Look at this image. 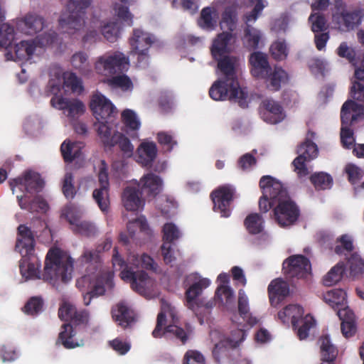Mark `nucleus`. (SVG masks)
<instances>
[{"mask_svg": "<svg viewBox=\"0 0 364 364\" xmlns=\"http://www.w3.org/2000/svg\"><path fill=\"white\" fill-rule=\"evenodd\" d=\"M11 189L14 193L15 188L25 192L23 196H17L18 204L21 209L30 213L45 212L48 206L47 202L37 194L43 188L44 181L39 173L32 171H26L22 176L9 181Z\"/></svg>", "mask_w": 364, "mask_h": 364, "instance_id": "obj_1", "label": "nucleus"}, {"mask_svg": "<svg viewBox=\"0 0 364 364\" xmlns=\"http://www.w3.org/2000/svg\"><path fill=\"white\" fill-rule=\"evenodd\" d=\"M73 259L66 252L58 247L48 250L45 260L42 279L53 285L58 281L67 283L72 279Z\"/></svg>", "mask_w": 364, "mask_h": 364, "instance_id": "obj_2", "label": "nucleus"}, {"mask_svg": "<svg viewBox=\"0 0 364 364\" xmlns=\"http://www.w3.org/2000/svg\"><path fill=\"white\" fill-rule=\"evenodd\" d=\"M65 9L59 19V28L62 33L69 35L75 34L85 24L86 9L90 7L92 0H65Z\"/></svg>", "mask_w": 364, "mask_h": 364, "instance_id": "obj_3", "label": "nucleus"}, {"mask_svg": "<svg viewBox=\"0 0 364 364\" xmlns=\"http://www.w3.org/2000/svg\"><path fill=\"white\" fill-rule=\"evenodd\" d=\"M278 203L273 208L275 222L280 227L294 225L299 218L300 210L296 203L291 198L287 190L283 186L279 193Z\"/></svg>", "mask_w": 364, "mask_h": 364, "instance_id": "obj_4", "label": "nucleus"}, {"mask_svg": "<svg viewBox=\"0 0 364 364\" xmlns=\"http://www.w3.org/2000/svg\"><path fill=\"white\" fill-rule=\"evenodd\" d=\"M209 95L216 101H224L228 99L237 102L242 108L247 106V92L240 87L239 83H232H232H229V81L219 79L210 87Z\"/></svg>", "mask_w": 364, "mask_h": 364, "instance_id": "obj_5", "label": "nucleus"}, {"mask_svg": "<svg viewBox=\"0 0 364 364\" xmlns=\"http://www.w3.org/2000/svg\"><path fill=\"white\" fill-rule=\"evenodd\" d=\"M128 67L129 59L119 51L106 53L98 57L95 63L96 73L105 76L122 73L127 70Z\"/></svg>", "mask_w": 364, "mask_h": 364, "instance_id": "obj_6", "label": "nucleus"}, {"mask_svg": "<svg viewBox=\"0 0 364 364\" xmlns=\"http://www.w3.org/2000/svg\"><path fill=\"white\" fill-rule=\"evenodd\" d=\"M154 42L153 36L141 29L134 28L132 35L129 39L132 53L137 57V65L145 68L149 63V50Z\"/></svg>", "mask_w": 364, "mask_h": 364, "instance_id": "obj_7", "label": "nucleus"}, {"mask_svg": "<svg viewBox=\"0 0 364 364\" xmlns=\"http://www.w3.org/2000/svg\"><path fill=\"white\" fill-rule=\"evenodd\" d=\"M259 188L262 196L259 200V210L267 213L271 208H274L278 203L279 193L282 183L271 176H263L259 180Z\"/></svg>", "mask_w": 364, "mask_h": 364, "instance_id": "obj_8", "label": "nucleus"}, {"mask_svg": "<svg viewBox=\"0 0 364 364\" xmlns=\"http://www.w3.org/2000/svg\"><path fill=\"white\" fill-rule=\"evenodd\" d=\"M210 198L213 210L220 213L222 217L228 218L231 214V203L237 198L236 189L232 185L225 184L213 191Z\"/></svg>", "mask_w": 364, "mask_h": 364, "instance_id": "obj_9", "label": "nucleus"}, {"mask_svg": "<svg viewBox=\"0 0 364 364\" xmlns=\"http://www.w3.org/2000/svg\"><path fill=\"white\" fill-rule=\"evenodd\" d=\"M318 153L317 145L309 139H306L298 146V156L294 159L292 165L299 178H303L309 174L306 163L316 158Z\"/></svg>", "mask_w": 364, "mask_h": 364, "instance_id": "obj_10", "label": "nucleus"}, {"mask_svg": "<svg viewBox=\"0 0 364 364\" xmlns=\"http://www.w3.org/2000/svg\"><path fill=\"white\" fill-rule=\"evenodd\" d=\"M58 34L54 31H49L38 36L33 41H21L15 46V53L19 58L31 57L35 52L36 46L46 47L56 41Z\"/></svg>", "mask_w": 364, "mask_h": 364, "instance_id": "obj_11", "label": "nucleus"}, {"mask_svg": "<svg viewBox=\"0 0 364 364\" xmlns=\"http://www.w3.org/2000/svg\"><path fill=\"white\" fill-rule=\"evenodd\" d=\"M283 270L288 277L306 278L311 272V263L304 255H292L283 262Z\"/></svg>", "mask_w": 364, "mask_h": 364, "instance_id": "obj_12", "label": "nucleus"}, {"mask_svg": "<svg viewBox=\"0 0 364 364\" xmlns=\"http://www.w3.org/2000/svg\"><path fill=\"white\" fill-rule=\"evenodd\" d=\"M99 188H96L92 193L93 198L97 203L102 212L108 210L109 207V178L107 166L105 161H101V166L98 173Z\"/></svg>", "mask_w": 364, "mask_h": 364, "instance_id": "obj_13", "label": "nucleus"}, {"mask_svg": "<svg viewBox=\"0 0 364 364\" xmlns=\"http://www.w3.org/2000/svg\"><path fill=\"white\" fill-rule=\"evenodd\" d=\"M90 107L97 122L108 121L117 113L111 101L100 93L92 95Z\"/></svg>", "mask_w": 364, "mask_h": 364, "instance_id": "obj_14", "label": "nucleus"}, {"mask_svg": "<svg viewBox=\"0 0 364 364\" xmlns=\"http://www.w3.org/2000/svg\"><path fill=\"white\" fill-rule=\"evenodd\" d=\"M36 240L34 232L26 225L21 224L17 228L15 249L22 257L31 255L34 252Z\"/></svg>", "mask_w": 364, "mask_h": 364, "instance_id": "obj_15", "label": "nucleus"}, {"mask_svg": "<svg viewBox=\"0 0 364 364\" xmlns=\"http://www.w3.org/2000/svg\"><path fill=\"white\" fill-rule=\"evenodd\" d=\"M122 280L129 282L132 289L141 295H145L149 291L151 283V278L144 271L124 270L120 274Z\"/></svg>", "mask_w": 364, "mask_h": 364, "instance_id": "obj_16", "label": "nucleus"}, {"mask_svg": "<svg viewBox=\"0 0 364 364\" xmlns=\"http://www.w3.org/2000/svg\"><path fill=\"white\" fill-rule=\"evenodd\" d=\"M50 104L55 108L63 110L67 116L74 119L84 114L85 105L77 99H68L62 96H53L50 100Z\"/></svg>", "mask_w": 364, "mask_h": 364, "instance_id": "obj_17", "label": "nucleus"}, {"mask_svg": "<svg viewBox=\"0 0 364 364\" xmlns=\"http://www.w3.org/2000/svg\"><path fill=\"white\" fill-rule=\"evenodd\" d=\"M111 313L113 320L123 329L131 328L136 321L135 312L123 301L114 306Z\"/></svg>", "mask_w": 364, "mask_h": 364, "instance_id": "obj_18", "label": "nucleus"}, {"mask_svg": "<svg viewBox=\"0 0 364 364\" xmlns=\"http://www.w3.org/2000/svg\"><path fill=\"white\" fill-rule=\"evenodd\" d=\"M260 114L263 120L269 124H277L284 117L283 107L272 99H265L262 102Z\"/></svg>", "mask_w": 364, "mask_h": 364, "instance_id": "obj_19", "label": "nucleus"}, {"mask_svg": "<svg viewBox=\"0 0 364 364\" xmlns=\"http://www.w3.org/2000/svg\"><path fill=\"white\" fill-rule=\"evenodd\" d=\"M249 63L251 66L250 72L253 77L261 79L264 77L272 70L267 54L256 51L250 54Z\"/></svg>", "mask_w": 364, "mask_h": 364, "instance_id": "obj_20", "label": "nucleus"}, {"mask_svg": "<svg viewBox=\"0 0 364 364\" xmlns=\"http://www.w3.org/2000/svg\"><path fill=\"white\" fill-rule=\"evenodd\" d=\"M264 80L265 87L271 92H277L280 90L282 85L288 83L289 74L281 67L275 66L267 73Z\"/></svg>", "mask_w": 364, "mask_h": 364, "instance_id": "obj_21", "label": "nucleus"}, {"mask_svg": "<svg viewBox=\"0 0 364 364\" xmlns=\"http://www.w3.org/2000/svg\"><path fill=\"white\" fill-rule=\"evenodd\" d=\"M157 146L153 141H144L137 148L136 162L144 167L150 168L157 156Z\"/></svg>", "mask_w": 364, "mask_h": 364, "instance_id": "obj_22", "label": "nucleus"}, {"mask_svg": "<svg viewBox=\"0 0 364 364\" xmlns=\"http://www.w3.org/2000/svg\"><path fill=\"white\" fill-rule=\"evenodd\" d=\"M44 18L36 14H28L18 23V29L26 35H33L42 31Z\"/></svg>", "mask_w": 364, "mask_h": 364, "instance_id": "obj_23", "label": "nucleus"}, {"mask_svg": "<svg viewBox=\"0 0 364 364\" xmlns=\"http://www.w3.org/2000/svg\"><path fill=\"white\" fill-rule=\"evenodd\" d=\"M142 193L139 188L127 186L124 189L122 200L124 207L128 211H136L144 205L141 199Z\"/></svg>", "mask_w": 364, "mask_h": 364, "instance_id": "obj_24", "label": "nucleus"}, {"mask_svg": "<svg viewBox=\"0 0 364 364\" xmlns=\"http://www.w3.org/2000/svg\"><path fill=\"white\" fill-rule=\"evenodd\" d=\"M77 262L85 270H90V273H95L101 267L102 263V255L95 249H85L82 254L77 259Z\"/></svg>", "mask_w": 364, "mask_h": 364, "instance_id": "obj_25", "label": "nucleus"}, {"mask_svg": "<svg viewBox=\"0 0 364 364\" xmlns=\"http://www.w3.org/2000/svg\"><path fill=\"white\" fill-rule=\"evenodd\" d=\"M19 267L21 275L26 279L40 278L41 263L33 253L22 257Z\"/></svg>", "mask_w": 364, "mask_h": 364, "instance_id": "obj_26", "label": "nucleus"}, {"mask_svg": "<svg viewBox=\"0 0 364 364\" xmlns=\"http://www.w3.org/2000/svg\"><path fill=\"white\" fill-rule=\"evenodd\" d=\"M289 293V284L280 278L273 279L268 286V294L271 305L277 304Z\"/></svg>", "mask_w": 364, "mask_h": 364, "instance_id": "obj_27", "label": "nucleus"}, {"mask_svg": "<svg viewBox=\"0 0 364 364\" xmlns=\"http://www.w3.org/2000/svg\"><path fill=\"white\" fill-rule=\"evenodd\" d=\"M162 185V180L159 176L148 173L141 178L139 186H141L142 193L145 192L148 196L155 197L161 192Z\"/></svg>", "mask_w": 364, "mask_h": 364, "instance_id": "obj_28", "label": "nucleus"}, {"mask_svg": "<svg viewBox=\"0 0 364 364\" xmlns=\"http://www.w3.org/2000/svg\"><path fill=\"white\" fill-rule=\"evenodd\" d=\"M318 343L320 346L321 364H333L338 351L337 348L331 343L329 336L328 335L321 336Z\"/></svg>", "mask_w": 364, "mask_h": 364, "instance_id": "obj_29", "label": "nucleus"}, {"mask_svg": "<svg viewBox=\"0 0 364 364\" xmlns=\"http://www.w3.org/2000/svg\"><path fill=\"white\" fill-rule=\"evenodd\" d=\"M232 37L233 36L230 31L222 32L216 36L211 47V53L214 59L218 60V58L230 53L228 46Z\"/></svg>", "mask_w": 364, "mask_h": 364, "instance_id": "obj_30", "label": "nucleus"}, {"mask_svg": "<svg viewBox=\"0 0 364 364\" xmlns=\"http://www.w3.org/2000/svg\"><path fill=\"white\" fill-rule=\"evenodd\" d=\"M304 311L302 306L298 304H289L278 312L279 320L283 323H289L291 321L292 328L298 326V320L302 317Z\"/></svg>", "mask_w": 364, "mask_h": 364, "instance_id": "obj_31", "label": "nucleus"}, {"mask_svg": "<svg viewBox=\"0 0 364 364\" xmlns=\"http://www.w3.org/2000/svg\"><path fill=\"white\" fill-rule=\"evenodd\" d=\"M363 16L362 9L343 10L341 13L338 23L346 31L353 30L361 23Z\"/></svg>", "mask_w": 364, "mask_h": 364, "instance_id": "obj_32", "label": "nucleus"}, {"mask_svg": "<svg viewBox=\"0 0 364 364\" xmlns=\"http://www.w3.org/2000/svg\"><path fill=\"white\" fill-rule=\"evenodd\" d=\"M172 317L174 321L175 310L165 299H161V311L159 313L156 319V325L152 332L154 338H161L163 336L162 328L166 324V316Z\"/></svg>", "mask_w": 364, "mask_h": 364, "instance_id": "obj_33", "label": "nucleus"}, {"mask_svg": "<svg viewBox=\"0 0 364 364\" xmlns=\"http://www.w3.org/2000/svg\"><path fill=\"white\" fill-rule=\"evenodd\" d=\"M218 18L219 14L215 7H204L200 11L198 24L203 29L212 31L216 28Z\"/></svg>", "mask_w": 364, "mask_h": 364, "instance_id": "obj_34", "label": "nucleus"}, {"mask_svg": "<svg viewBox=\"0 0 364 364\" xmlns=\"http://www.w3.org/2000/svg\"><path fill=\"white\" fill-rule=\"evenodd\" d=\"M337 314L341 320V332L346 338L352 337L356 332L354 314L349 309H339Z\"/></svg>", "mask_w": 364, "mask_h": 364, "instance_id": "obj_35", "label": "nucleus"}, {"mask_svg": "<svg viewBox=\"0 0 364 364\" xmlns=\"http://www.w3.org/2000/svg\"><path fill=\"white\" fill-rule=\"evenodd\" d=\"M97 134L105 147H113L116 145L117 132H112V128L108 121H100L95 124Z\"/></svg>", "mask_w": 364, "mask_h": 364, "instance_id": "obj_36", "label": "nucleus"}, {"mask_svg": "<svg viewBox=\"0 0 364 364\" xmlns=\"http://www.w3.org/2000/svg\"><path fill=\"white\" fill-rule=\"evenodd\" d=\"M217 60L218 67L223 75L221 79L230 81L232 84L238 83L233 58L223 55V58H218Z\"/></svg>", "mask_w": 364, "mask_h": 364, "instance_id": "obj_37", "label": "nucleus"}, {"mask_svg": "<svg viewBox=\"0 0 364 364\" xmlns=\"http://www.w3.org/2000/svg\"><path fill=\"white\" fill-rule=\"evenodd\" d=\"M210 284V281L207 278L200 279L198 282L191 284L186 291V299L187 306L193 309L195 299L201 294L203 290Z\"/></svg>", "mask_w": 364, "mask_h": 364, "instance_id": "obj_38", "label": "nucleus"}, {"mask_svg": "<svg viewBox=\"0 0 364 364\" xmlns=\"http://www.w3.org/2000/svg\"><path fill=\"white\" fill-rule=\"evenodd\" d=\"M323 299L333 309L337 310L348 309L346 307V293L341 289H335L327 291L323 295Z\"/></svg>", "mask_w": 364, "mask_h": 364, "instance_id": "obj_39", "label": "nucleus"}, {"mask_svg": "<svg viewBox=\"0 0 364 364\" xmlns=\"http://www.w3.org/2000/svg\"><path fill=\"white\" fill-rule=\"evenodd\" d=\"M75 334L73 326L70 323H65L62 326L56 343H61L66 349L78 347L80 343L74 339Z\"/></svg>", "mask_w": 364, "mask_h": 364, "instance_id": "obj_40", "label": "nucleus"}, {"mask_svg": "<svg viewBox=\"0 0 364 364\" xmlns=\"http://www.w3.org/2000/svg\"><path fill=\"white\" fill-rule=\"evenodd\" d=\"M236 348V341L225 340V338L220 340L215 345L212 351L215 361L220 363L223 359L230 356V350Z\"/></svg>", "mask_w": 364, "mask_h": 364, "instance_id": "obj_41", "label": "nucleus"}, {"mask_svg": "<svg viewBox=\"0 0 364 364\" xmlns=\"http://www.w3.org/2000/svg\"><path fill=\"white\" fill-rule=\"evenodd\" d=\"M121 119L124 125V128L122 129L127 134H130V132H136L140 128L141 123L135 112L132 109H124L121 114Z\"/></svg>", "mask_w": 364, "mask_h": 364, "instance_id": "obj_42", "label": "nucleus"}, {"mask_svg": "<svg viewBox=\"0 0 364 364\" xmlns=\"http://www.w3.org/2000/svg\"><path fill=\"white\" fill-rule=\"evenodd\" d=\"M237 6H229L225 8L222 13L220 26L225 25L228 31L232 32L236 28L237 22Z\"/></svg>", "mask_w": 364, "mask_h": 364, "instance_id": "obj_43", "label": "nucleus"}, {"mask_svg": "<svg viewBox=\"0 0 364 364\" xmlns=\"http://www.w3.org/2000/svg\"><path fill=\"white\" fill-rule=\"evenodd\" d=\"M309 180L317 191L330 189L333 183L332 176L326 172H316L311 175Z\"/></svg>", "mask_w": 364, "mask_h": 364, "instance_id": "obj_44", "label": "nucleus"}, {"mask_svg": "<svg viewBox=\"0 0 364 364\" xmlns=\"http://www.w3.org/2000/svg\"><path fill=\"white\" fill-rule=\"evenodd\" d=\"M264 220L259 213L248 215L244 221V225L250 234L256 235L262 232Z\"/></svg>", "mask_w": 364, "mask_h": 364, "instance_id": "obj_45", "label": "nucleus"}, {"mask_svg": "<svg viewBox=\"0 0 364 364\" xmlns=\"http://www.w3.org/2000/svg\"><path fill=\"white\" fill-rule=\"evenodd\" d=\"M163 335L165 333H170L173 334L177 339H178L183 345L186 344L188 340L189 336L192 333V329L190 325H186V328H183L176 325H168L162 328Z\"/></svg>", "mask_w": 364, "mask_h": 364, "instance_id": "obj_46", "label": "nucleus"}, {"mask_svg": "<svg viewBox=\"0 0 364 364\" xmlns=\"http://www.w3.org/2000/svg\"><path fill=\"white\" fill-rule=\"evenodd\" d=\"M60 151L64 161L66 163H71L75 159L80 157L81 151L75 143L65 141L60 146Z\"/></svg>", "mask_w": 364, "mask_h": 364, "instance_id": "obj_47", "label": "nucleus"}, {"mask_svg": "<svg viewBox=\"0 0 364 364\" xmlns=\"http://www.w3.org/2000/svg\"><path fill=\"white\" fill-rule=\"evenodd\" d=\"M107 83L113 88L120 89L123 92L132 91L134 85L132 80L124 74L112 76Z\"/></svg>", "mask_w": 364, "mask_h": 364, "instance_id": "obj_48", "label": "nucleus"}, {"mask_svg": "<svg viewBox=\"0 0 364 364\" xmlns=\"http://www.w3.org/2000/svg\"><path fill=\"white\" fill-rule=\"evenodd\" d=\"M345 272L343 264H337L323 277V283L325 286L331 287L338 282Z\"/></svg>", "mask_w": 364, "mask_h": 364, "instance_id": "obj_49", "label": "nucleus"}, {"mask_svg": "<svg viewBox=\"0 0 364 364\" xmlns=\"http://www.w3.org/2000/svg\"><path fill=\"white\" fill-rule=\"evenodd\" d=\"M261 33L259 31L250 25L246 26L244 30V39L246 46L250 50H255L258 48Z\"/></svg>", "mask_w": 364, "mask_h": 364, "instance_id": "obj_50", "label": "nucleus"}, {"mask_svg": "<svg viewBox=\"0 0 364 364\" xmlns=\"http://www.w3.org/2000/svg\"><path fill=\"white\" fill-rule=\"evenodd\" d=\"M314 318L310 316L306 315L301 317L298 320V326L294 330H296L297 336L300 340L305 339L309 336V330L315 325Z\"/></svg>", "mask_w": 364, "mask_h": 364, "instance_id": "obj_51", "label": "nucleus"}, {"mask_svg": "<svg viewBox=\"0 0 364 364\" xmlns=\"http://www.w3.org/2000/svg\"><path fill=\"white\" fill-rule=\"evenodd\" d=\"M14 39V28L8 23L0 24V49H7Z\"/></svg>", "mask_w": 364, "mask_h": 364, "instance_id": "obj_52", "label": "nucleus"}, {"mask_svg": "<svg viewBox=\"0 0 364 364\" xmlns=\"http://www.w3.org/2000/svg\"><path fill=\"white\" fill-rule=\"evenodd\" d=\"M121 27L118 22L113 21L105 24L101 29L104 37L110 43L115 42L120 35Z\"/></svg>", "mask_w": 364, "mask_h": 364, "instance_id": "obj_53", "label": "nucleus"}, {"mask_svg": "<svg viewBox=\"0 0 364 364\" xmlns=\"http://www.w3.org/2000/svg\"><path fill=\"white\" fill-rule=\"evenodd\" d=\"M353 241L348 235H343L336 240L334 252L337 255H346L353 251Z\"/></svg>", "mask_w": 364, "mask_h": 364, "instance_id": "obj_54", "label": "nucleus"}, {"mask_svg": "<svg viewBox=\"0 0 364 364\" xmlns=\"http://www.w3.org/2000/svg\"><path fill=\"white\" fill-rule=\"evenodd\" d=\"M162 232L164 242H166L168 245H171L181 237V232L178 228L173 223H166L164 224Z\"/></svg>", "mask_w": 364, "mask_h": 364, "instance_id": "obj_55", "label": "nucleus"}, {"mask_svg": "<svg viewBox=\"0 0 364 364\" xmlns=\"http://www.w3.org/2000/svg\"><path fill=\"white\" fill-rule=\"evenodd\" d=\"M156 139L164 152H171L177 145V141L173 136L166 132H159Z\"/></svg>", "mask_w": 364, "mask_h": 364, "instance_id": "obj_56", "label": "nucleus"}, {"mask_svg": "<svg viewBox=\"0 0 364 364\" xmlns=\"http://www.w3.org/2000/svg\"><path fill=\"white\" fill-rule=\"evenodd\" d=\"M70 62L73 68L80 72L86 71L89 68L88 55L84 51L75 53Z\"/></svg>", "mask_w": 364, "mask_h": 364, "instance_id": "obj_57", "label": "nucleus"}, {"mask_svg": "<svg viewBox=\"0 0 364 364\" xmlns=\"http://www.w3.org/2000/svg\"><path fill=\"white\" fill-rule=\"evenodd\" d=\"M43 304L41 297L33 296L26 302L23 310L28 315L35 316L42 311Z\"/></svg>", "mask_w": 364, "mask_h": 364, "instance_id": "obj_58", "label": "nucleus"}, {"mask_svg": "<svg viewBox=\"0 0 364 364\" xmlns=\"http://www.w3.org/2000/svg\"><path fill=\"white\" fill-rule=\"evenodd\" d=\"M127 228L130 237H133L134 236L137 229H139L141 232H148L149 230V225L144 216L129 221L127 225Z\"/></svg>", "mask_w": 364, "mask_h": 364, "instance_id": "obj_59", "label": "nucleus"}, {"mask_svg": "<svg viewBox=\"0 0 364 364\" xmlns=\"http://www.w3.org/2000/svg\"><path fill=\"white\" fill-rule=\"evenodd\" d=\"M116 145L119 146V149L127 157H131L134 152V146L130 140L122 133L117 132V138H115Z\"/></svg>", "mask_w": 364, "mask_h": 364, "instance_id": "obj_60", "label": "nucleus"}, {"mask_svg": "<svg viewBox=\"0 0 364 364\" xmlns=\"http://www.w3.org/2000/svg\"><path fill=\"white\" fill-rule=\"evenodd\" d=\"M311 23V30L314 33L326 31L328 29L327 21L321 14H311L309 18Z\"/></svg>", "mask_w": 364, "mask_h": 364, "instance_id": "obj_61", "label": "nucleus"}, {"mask_svg": "<svg viewBox=\"0 0 364 364\" xmlns=\"http://www.w3.org/2000/svg\"><path fill=\"white\" fill-rule=\"evenodd\" d=\"M62 191L65 197L68 199H73L75 197L76 190L74 186V177L72 173H66L65 174Z\"/></svg>", "mask_w": 364, "mask_h": 364, "instance_id": "obj_62", "label": "nucleus"}, {"mask_svg": "<svg viewBox=\"0 0 364 364\" xmlns=\"http://www.w3.org/2000/svg\"><path fill=\"white\" fill-rule=\"evenodd\" d=\"M71 229L75 234L87 237L94 235L97 231L95 225L88 221H80L75 226L72 227Z\"/></svg>", "mask_w": 364, "mask_h": 364, "instance_id": "obj_63", "label": "nucleus"}, {"mask_svg": "<svg viewBox=\"0 0 364 364\" xmlns=\"http://www.w3.org/2000/svg\"><path fill=\"white\" fill-rule=\"evenodd\" d=\"M183 364H205V359L198 350H188L183 356Z\"/></svg>", "mask_w": 364, "mask_h": 364, "instance_id": "obj_64", "label": "nucleus"}]
</instances>
